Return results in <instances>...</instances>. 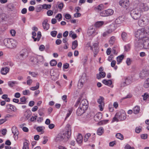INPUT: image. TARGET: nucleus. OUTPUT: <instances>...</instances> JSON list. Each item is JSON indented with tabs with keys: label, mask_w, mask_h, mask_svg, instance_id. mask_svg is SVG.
<instances>
[{
	"label": "nucleus",
	"mask_w": 149,
	"mask_h": 149,
	"mask_svg": "<svg viewBox=\"0 0 149 149\" xmlns=\"http://www.w3.org/2000/svg\"><path fill=\"white\" fill-rule=\"evenodd\" d=\"M97 33H95V29L93 28L89 29L87 32V34L89 36L93 35Z\"/></svg>",
	"instance_id": "4be33fe9"
},
{
	"label": "nucleus",
	"mask_w": 149,
	"mask_h": 149,
	"mask_svg": "<svg viewBox=\"0 0 149 149\" xmlns=\"http://www.w3.org/2000/svg\"><path fill=\"white\" fill-rule=\"evenodd\" d=\"M111 33V31H110L108 30L106 32L103 33L102 34V36L103 37H105L107 36L109 34Z\"/></svg>",
	"instance_id": "680f3d73"
},
{
	"label": "nucleus",
	"mask_w": 149,
	"mask_h": 149,
	"mask_svg": "<svg viewBox=\"0 0 149 149\" xmlns=\"http://www.w3.org/2000/svg\"><path fill=\"white\" fill-rule=\"evenodd\" d=\"M131 47L130 45L129 44H127L124 46V49L125 51H128L130 49Z\"/></svg>",
	"instance_id": "864d4df0"
},
{
	"label": "nucleus",
	"mask_w": 149,
	"mask_h": 149,
	"mask_svg": "<svg viewBox=\"0 0 149 149\" xmlns=\"http://www.w3.org/2000/svg\"><path fill=\"white\" fill-rule=\"evenodd\" d=\"M131 80L129 78H127L125 79V81L121 84V86H124L128 85L131 83Z\"/></svg>",
	"instance_id": "6ab92c4d"
},
{
	"label": "nucleus",
	"mask_w": 149,
	"mask_h": 149,
	"mask_svg": "<svg viewBox=\"0 0 149 149\" xmlns=\"http://www.w3.org/2000/svg\"><path fill=\"white\" fill-rule=\"evenodd\" d=\"M149 34V27L146 26L144 28L138 29L135 33V37L138 40H143L148 36Z\"/></svg>",
	"instance_id": "f03ea898"
},
{
	"label": "nucleus",
	"mask_w": 149,
	"mask_h": 149,
	"mask_svg": "<svg viewBox=\"0 0 149 149\" xmlns=\"http://www.w3.org/2000/svg\"><path fill=\"white\" fill-rule=\"evenodd\" d=\"M99 52V49H98L96 48L94 49V51L93 52V56L94 57H95L97 54Z\"/></svg>",
	"instance_id": "052dcab7"
},
{
	"label": "nucleus",
	"mask_w": 149,
	"mask_h": 149,
	"mask_svg": "<svg viewBox=\"0 0 149 149\" xmlns=\"http://www.w3.org/2000/svg\"><path fill=\"white\" fill-rule=\"evenodd\" d=\"M102 82L105 85L110 86L111 87H113V86L112 85V82L111 80L104 79L102 81Z\"/></svg>",
	"instance_id": "f3484780"
},
{
	"label": "nucleus",
	"mask_w": 149,
	"mask_h": 149,
	"mask_svg": "<svg viewBox=\"0 0 149 149\" xmlns=\"http://www.w3.org/2000/svg\"><path fill=\"white\" fill-rule=\"evenodd\" d=\"M8 86L10 87H13L15 84H17V83L15 81H9L8 82Z\"/></svg>",
	"instance_id": "e433bc0d"
},
{
	"label": "nucleus",
	"mask_w": 149,
	"mask_h": 149,
	"mask_svg": "<svg viewBox=\"0 0 149 149\" xmlns=\"http://www.w3.org/2000/svg\"><path fill=\"white\" fill-rule=\"evenodd\" d=\"M71 127L69 124L67 125L65 128V134H59L56 136L55 140L56 142H60L62 141H67L70 137L71 132Z\"/></svg>",
	"instance_id": "f257e3e1"
},
{
	"label": "nucleus",
	"mask_w": 149,
	"mask_h": 149,
	"mask_svg": "<svg viewBox=\"0 0 149 149\" xmlns=\"http://www.w3.org/2000/svg\"><path fill=\"white\" fill-rule=\"evenodd\" d=\"M30 61L34 64L38 63L37 60L36 55L32 56L30 58Z\"/></svg>",
	"instance_id": "7c9ffc66"
},
{
	"label": "nucleus",
	"mask_w": 149,
	"mask_h": 149,
	"mask_svg": "<svg viewBox=\"0 0 149 149\" xmlns=\"http://www.w3.org/2000/svg\"><path fill=\"white\" fill-rule=\"evenodd\" d=\"M32 38L34 40V41H39L41 36V34L40 32L38 31L37 33V35L36 38H35V37L36 36V33L34 32H32Z\"/></svg>",
	"instance_id": "ddd939ff"
},
{
	"label": "nucleus",
	"mask_w": 149,
	"mask_h": 149,
	"mask_svg": "<svg viewBox=\"0 0 149 149\" xmlns=\"http://www.w3.org/2000/svg\"><path fill=\"white\" fill-rule=\"evenodd\" d=\"M20 99L22 103H19V104H25L26 103V99L25 97H21Z\"/></svg>",
	"instance_id": "8fccbe9b"
},
{
	"label": "nucleus",
	"mask_w": 149,
	"mask_h": 149,
	"mask_svg": "<svg viewBox=\"0 0 149 149\" xmlns=\"http://www.w3.org/2000/svg\"><path fill=\"white\" fill-rule=\"evenodd\" d=\"M123 21L122 17H119L117 18L115 21V23L117 24H120Z\"/></svg>",
	"instance_id": "72a5a7b5"
},
{
	"label": "nucleus",
	"mask_w": 149,
	"mask_h": 149,
	"mask_svg": "<svg viewBox=\"0 0 149 149\" xmlns=\"http://www.w3.org/2000/svg\"><path fill=\"white\" fill-rule=\"evenodd\" d=\"M72 111V109H70L68 110V113L65 118V120H66L70 116Z\"/></svg>",
	"instance_id": "de8ad7c7"
},
{
	"label": "nucleus",
	"mask_w": 149,
	"mask_h": 149,
	"mask_svg": "<svg viewBox=\"0 0 149 149\" xmlns=\"http://www.w3.org/2000/svg\"><path fill=\"white\" fill-rule=\"evenodd\" d=\"M6 109L8 112L12 111L16 112L17 110V109L15 106L9 104H7L6 105Z\"/></svg>",
	"instance_id": "1a4fd4ad"
},
{
	"label": "nucleus",
	"mask_w": 149,
	"mask_h": 149,
	"mask_svg": "<svg viewBox=\"0 0 149 149\" xmlns=\"http://www.w3.org/2000/svg\"><path fill=\"white\" fill-rule=\"evenodd\" d=\"M119 5L124 8L128 7L130 4L129 0H120L119 2Z\"/></svg>",
	"instance_id": "9b49d317"
},
{
	"label": "nucleus",
	"mask_w": 149,
	"mask_h": 149,
	"mask_svg": "<svg viewBox=\"0 0 149 149\" xmlns=\"http://www.w3.org/2000/svg\"><path fill=\"white\" fill-rule=\"evenodd\" d=\"M124 57V56L123 55H120L117 57V64H119L122 62Z\"/></svg>",
	"instance_id": "2f4dec72"
},
{
	"label": "nucleus",
	"mask_w": 149,
	"mask_h": 149,
	"mask_svg": "<svg viewBox=\"0 0 149 149\" xmlns=\"http://www.w3.org/2000/svg\"><path fill=\"white\" fill-rule=\"evenodd\" d=\"M107 7V6H105L104 4H101L95 7V8L98 10H101Z\"/></svg>",
	"instance_id": "412c9836"
},
{
	"label": "nucleus",
	"mask_w": 149,
	"mask_h": 149,
	"mask_svg": "<svg viewBox=\"0 0 149 149\" xmlns=\"http://www.w3.org/2000/svg\"><path fill=\"white\" fill-rule=\"evenodd\" d=\"M135 45L136 47L143 48L145 49H149V39L148 36L145 38L143 40H138L135 42Z\"/></svg>",
	"instance_id": "7ed1b4c3"
},
{
	"label": "nucleus",
	"mask_w": 149,
	"mask_h": 149,
	"mask_svg": "<svg viewBox=\"0 0 149 149\" xmlns=\"http://www.w3.org/2000/svg\"><path fill=\"white\" fill-rule=\"evenodd\" d=\"M116 137L121 140H123V135L120 133H117L116 134Z\"/></svg>",
	"instance_id": "49530a36"
},
{
	"label": "nucleus",
	"mask_w": 149,
	"mask_h": 149,
	"mask_svg": "<svg viewBox=\"0 0 149 149\" xmlns=\"http://www.w3.org/2000/svg\"><path fill=\"white\" fill-rule=\"evenodd\" d=\"M29 74L31 75L33 77H36L38 74L37 72H31L29 71Z\"/></svg>",
	"instance_id": "13d9d810"
},
{
	"label": "nucleus",
	"mask_w": 149,
	"mask_h": 149,
	"mask_svg": "<svg viewBox=\"0 0 149 149\" xmlns=\"http://www.w3.org/2000/svg\"><path fill=\"white\" fill-rule=\"evenodd\" d=\"M29 143L28 141L24 142L22 149H29Z\"/></svg>",
	"instance_id": "f704fd0d"
},
{
	"label": "nucleus",
	"mask_w": 149,
	"mask_h": 149,
	"mask_svg": "<svg viewBox=\"0 0 149 149\" xmlns=\"http://www.w3.org/2000/svg\"><path fill=\"white\" fill-rule=\"evenodd\" d=\"M114 11L112 9H109L101 12L100 15L102 17H107L112 15Z\"/></svg>",
	"instance_id": "6e6552de"
},
{
	"label": "nucleus",
	"mask_w": 149,
	"mask_h": 149,
	"mask_svg": "<svg viewBox=\"0 0 149 149\" xmlns=\"http://www.w3.org/2000/svg\"><path fill=\"white\" fill-rule=\"evenodd\" d=\"M12 133L13 134H16L17 135H18L19 131L17 130V129L15 127H13L12 128Z\"/></svg>",
	"instance_id": "58836bf2"
},
{
	"label": "nucleus",
	"mask_w": 149,
	"mask_h": 149,
	"mask_svg": "<svg viewBox=\"0 0 149 149\" xmlns=\"http://www.w3.org/2000/svg\"><path fill=\"white\" fill-rule=\"evenodd\" d=\"M133 112L135 114H136L139 113L140 110V107L139 106H136L133 108Z\"/></svg>",
	"instance_id": "c9c22d12"
},
{
	"label": "nucleus",
	"mask_w": 149,
	"mask_h": 149,
	"mask_svg": "<svg viewBox=\"0 0 149 149\" xmlns=\"http://www.w3.org/2000/svg\"><path fill=\"white\" fill-rule=\"evenodd\" d=\"M39 87V84L38 82L36 84V86L32 87L30 88V89L32 91H35L38 89Z\"/></svg>",
	"instance_id": "c03bdc74"
},
{
	"label": "nucleus",
	"mask_w": 149,
	"mask_h": 149,
	"mask_svg": "<svg viewBox=\"0 0 149 149\" xmlns=\"http://www.w3.org/2000/svg\"><path fill=\"white\" fill-rule=\"evenodd\" d=\"M88 102L86 99H83L81 102L78 100L75 106H77L79 105V107L86 110L88 107Z\"/></svg>",
	"instance_id": "423d86ee"
},
{
	"label": "nucleus",
	"mask_w": 149,
	"mask_h": 149,
	"mask_svg": "<svg viewBox=\"0 0 149 149\" xmlns=\"http://www.w3.org/2000/svg\"><path fill=\"white\" fill-rule=\"evenodd\" d=\"M43 141L42 142V143L43 144H45L47 142V141H48V139H47V137L46 136H44L43 137Z\"/></svg>",
	"instance_id": "69168bd1"
},
{
	"label": "nucleus",
	"mask_w": 149,
	"mask_h": 149,
	"mask_svg": "<svg viewBox=\"0 0 149 149\" xmlns=\"http://www.w3.org/2000/svg\"><path fill=\"white\" fill-rule=\"evenodd\" d=\"M122 38L124 41H126L127 37V35L126 33L123 32L121 35Z\"/></svg>",
	"instance_id": "a19ab883"
},
{
	"label": "nucleus",
	"mask_w": 149,
	"mask_h": 149,
	"mask_svg": "<svg viewBox=\"0 0 149 149\" xmlns=\"http://www.w3.org/2000/svg\"><path fill=\"white\" fill-rule=\"evenodd\" d=\"M143 86L145 88H148L149 87V78H147L145 81Z\"/></svg>",
	"instance_id": "79ce46f5"
},
{
	"label": "nucleus",
	"mask_w": 149,
	"mask_h": 149,
	"mask_svg": "<svg viewBox=\"0 0 149 149\" xmlns=\"http://www.w3.org/2000/svg\"><path fill=\"white\" fill-rule=\"evenodd\" d=\"M116 40L115 37L114 36H112L109 41V42L110 44L112 45L114 43Z\"/></svg>",
	"instance_id": "09e8293b"
},
{
	"label": "nucleus",
	"mask_w": 149,
	"mask_h": 149,
	"mask_svg": "<svg viewBox=\"0 0 149 149\" xmlns=\"http://www.w3.org/2000/svg\"><path fill=\"white\" fill-rule=\"evenodd\" d=\"M57 61L55 60H52L50 62V64L51 66H54L57 64Z\"/></svg>",
	"instance_id": "6e6d98bb"
},
{
	"label": "nucleus",
	"mask_w": 149,
	"mask_h": 149,
	"mask_svg": "<svg viewBox=\"0 0 149 149\" xmlns=\"http://www.w3.org/2000/svg\"><path fill=\"white\" fill-rule=\"evenodd\" d=\"M103 100L104 98L103 97H100L97 100V102L99 104V107L101 111H102L103 110L104 107V103L103 102Z\"/></svg>",
	"instance_id": "4468645a"
},
{
	"label": "nucleus",
	"mask_w": 149,
	"mask_h": 149,
	"mask_svg": "<svg viewBox=\"0 0 149 149\" xmlns=\"http://www.w3.org/2000/svg\"><path fill=\"white\" fill-rule=\"evenodd\" d=\"M22 93L24 95H29L30 92L29 90H25L22 91Z\"/></svg>",
	"instance_id": "4d7b16f0"
},
{
	"label": "nucleus",
	"mask_w": 149,
	"mask_h": 149,
	"mask_svg": "<svg viewBox=\"0 0 149 149\" xmlns=\"http://www.w3.org/2000/svg\"><path fill=\"white\" fill-rule=\"evenodd\" d=\"M42 26L45 30H47L49 28V24L48 23V20L47 19H44L42 22Z\"/></svg>",
	"instance_id": "2eb2a0df"
},
{
	"label": "nucleus",
	"mask_w": 149,
	"mask_h": 149,
	"mask_svg": "<svg viewBox=\"0 0 149 149\" xmlns=\"http://www.w3.org/2000/svg\"><path fill=\"white\" fill-rule=\"evenodd\" d=\"M108 121L109 120H101L98 122V124L100 125H104L107 123Z\"/></svg>",
	"instance_id": "ea45409f"
},
{
	"label": "nucleus",
	"mask_w": 149,
	"mask_h": 149,
	"mask_svg": "<svg viewBox=\"0 0 149 149\" xmlns=\"http://www.w3.org/2000/svg\"><path fill=\"white\" fill-rule=\"evenodd\" d=\"M32 113L29 110H27L24 113V116L27 119L31 116Z\"/></svg>",
	"instance_id": "393cba45"
},
{
	"label": "nucleus",
	"mask_w": 149,
	"mask_h": 149,
	"mask_svg": "<svg viewBox=\"0 0 149 149\" xmlns=\"http://www.w3.org/2000/svg\"><path fill=\"white\" fill-rule=\"evenodd\" d=\"M45 129V127L43 126H38L36 128V130L38 132H40L42 134L44 133V130Z\"/></svg>",
	"instance_id": "473e14b6"
},
{
	"label": "nucleus",
	"mask_w": 149,
	"mask_h": 149,
	"mask_svg": "<svg viewBox=\"0 0 149 149\" xmlns=\"http://www.w3.org/2000/svg\"><path fill=\"white\" fill-rule=\"evenodd\" d=\"M9 49H13L16 48L17 45V40L13 39H10Z\"/></svg>",
	"instance_id": "f8f14e48"
},
{
	"label": "nucleus",
	"mask_w": 149,
	"mask_h": 149,
	"mask_svg": "<svg viewBox=\"0 0 149 149\" xmlns=\"http://www.w3.org/2000/svg\"><path fill=\"white\" fill-rule=\"evenodd\" d=\"M10 33L11 35L12 36H15L16 33V31L14 29H11L10 30Z\"/></svg>",
	"instance_id": "bf43d9fd"
},
{
	"label": "nucleus",
	"mask_w": 149,
	"mask_h": 149,
	"mask_svg": "<svg viewBox=\"0 0 149 149\" xmlns=\"http://www.w3.org/2000/svg\"><path fill=\"white\" fill-rule=\"evenodd\" d=\"M104 23V22L102 21L97 22L95 23V26L96 28H100L103 25Z\"/></svg>",
	"instance_id": "c85d7f7f"
},
{
	"label": "nucleus",
	"mask_w": 149,
	"mask_h": 149,
	"mask_svg": "<svg viewBox=\"0 0 149 149\" xmlns=\"http://www.w3.org/2000/svg\"><path fill=\"white\" fill-rule=\"evenodd\" d=\"M37 60L38 63L39 61H43V57L41 56L36 55Z\"/></svg>",
	"instance_id": "5fc2aeb1"
},
{
	"label": "nucleus",
	"mask_w": 149,
	"mask_h": 149,
	"mask_svg": "<svg viewBox=\"0 0 149 149\" xmlns=\"http://www.w3.org/2000/svg\"><path fill=\"white\" fill-rule=\"evenodd\" d=\"M124 148L125 149H135L134 147H131L128 144H126Z\"/></svg>",
	"instance_id": "e2e57ef3"
},
{
	"label": "nucleus",
	"mask_w": 149,
	"mask_h": 149,
	"mask_svg": "<svg viewBox=\"0 0 149 149\" xmlns=\"http://www.w3.org/2000/svg\"><path fill=\"white\" fill-rule=\"evenodd\" d=\"M86 110L79 107L77 110V114L78 116H81L85 112Z\"/></svg>",
	"instance_id": "a211bd4d"
},
{
	"label": "nucleus",
	"mask_w": 149,
	"mask_h": 149,
	"mask_svg": "<svg viewBox=\"0 0 149 149\" xmlns=\"http://www.w3.org/2000/svg\"><path fill=\"white\" fill-rule=\"evenodd\" d=\"M82 141L83 138L82 135L81 134H79L76 139L77 142L78 143L81 144L82 143Z\"/></svg>",
	"instance_id": "bb28decb"
},
{
	"label": "nucleus",
	"mask_w": 149,
	"mask_h": 149,
	"mask_svg": "<svg viewBox=\"0 0 149 149\" xmlns=\"http://www.w3.org/2000/svg\"><path fill=\"white\" fill-rule=\"evenodd\" d=\"M57 33V31H52L51 32V35L53 37H55L56 36Z\"/></svg>",
	"instance_id": "338daca9"
},
{
	"label": "nucleus",
	"mask_w": 149,
	"mask_h": 149,
	"mask_svg": "<svg viewBox=\"0 0 149 149\" xmlns=\"http://www.w3.org/2000/svg\"><path fill=\"white\" fill-rule=\"evenodd\" d=\"M149 73V71L148 72L146 70H142L140 73V76L143 78L146 76H147L148 74Z\"/></svg>",
	"instance_id": "cd10ccee"
},
{
	"label": "nucleus",
	"mask_w": 149,
	"mask_h": 149,
	"mask_svg": "<svg viewBox=\"0 0 149 149\" xmlns=\"http://www.w3.org/2000/svg\"><path fill=\"white\" fill-rule=\"evenodd\" d=\"M54 70H51L50 72V75L51 76H53L55 77H57L59 75V73H54Z\"/></svg>",
	"instance_id": "a18cd8bd"
},
{
	"label": "nucleus",
	"mask_w": 149,
	"mask_h": 149,
	"mask_svg": "<svg viewBox=\"0 0 149 149\" xmlns=\"http://www.w3.org/2000/svg\"><path fill=\"white\" fill-rule=\"evenodd\" d=\"M55 18L58 21H60L62 20V15L60 13L58 14L56 16Z\"/></svg>",
	"instance_id": "603ef678"
},
{
	"label": "nucleus",
	"mask_w": 149,
	"mask_h": 149,
	"mask_svg": "<svg viewBox=\"0 0 149 149\" xmlns=\"http://www.w3.org/2000/svg\"><path fill=\"white\" fill-rule=\"evenodd\" d=\"M42 8L45 9H48L51 7V5L49 4H44L42 5Z\"/></svg>",
	"instance_id": "3c124183"
},
{
	"label": "nucleus",
	"mask_w": 149,
	"mask_h": 149,
	"mask_svg": "<svg viewBox=\"0 0 149 149\" xmlns=\"http://www.w3.org/2000/svg\"><path fill=\"white\" fill-rule=\"evenodd\" d=\"M141 11L136 6L135 8L132 10L130 11V15L132 17L134 20H137L141 16Z\"/></svg>",
	"instance_id": "20e7f679"
},
{
	"label": "nucleus",
	"mask_w": 149,
	"mask_h": 149,
	"mask_svg": "<svg viewBox=\"0 0 149 149\" xmlns=\"http://www.w3.org/2000/svg\"><path fill=\"white\" fill-rule=\"evenodd\" d=\"M97 78L98 79H100L101 78H104L106 76V73L104 72H99L96 75Z\"/></svg>",
	"instance_id": "b1692460"
},
{
	"label": "nucleus",
	"mask_w": 149,
	"mask_h": 149,
	"mask_svg": "<svg viewBox=\"0 0 149 149\" xmlns=\"http://www.w3.org/2000/svg\"><path fill=\"white\" fill-rule=\"evenodd\" d=\"M58 149H67V148L63 146L62 145H58L57 147Z\"/></svg>",
	"instance_id": "774afa93"
},
{
	"label": "nucleus",
	"mask_w": 149,
	"mask_h": 149,
	"mask_svg": "<svg viewBox=\"0 0 149 149\" xmlns=\"http://www.w3.org/2000/svg\"><path fill=\"white\" fill-rule=\"evenodd\" d=\"M148 20L146 16H144L138 20V24L141 26H143L147 24Z\"/></svg>",
	"instance_id": "0eeeda50"
},
{
	"label": "nucleus",
	"mask_w": 149,
	"mask_h": 149,
	"mask_svg": "<svg viewBox=\"0 0 149 149\" xmlns=\"http://www.w3.org/2000/svg\"><path fill=\"white\" fill-rule=\"evenodd\" d=\"M126 118V114L125 111L123 110H121L116 113L113 119L115 121H118L124 120Z\"/></svg>",
	"instance_id": "39448f33"
},
{
	"label": "nucleus",
	"mask_w": 149,
	"mask_h": 149,
	"mask_svg": "<svg viewBox=\"0 0 149 149\" xmlns=\"http://www.w3.org/2000/svg\"><path fill=\"white\" fill-rule=\"evenodd\" d=\"M118 50L119 48L117 46H114L112 49V52L114 54H117Z\"/></svg>",
	"instance_id": "37998d69"
},
{
	"label": "nucleus",
	"mask_w": 149,
	"mask_h": 149,
	"mask_svg": "<svg viewBox=\"0 0 149 149\" xmlns=\"http://www.w3.org/2000/svg\"><path fill=\"white\" fill-rule=\"evenodd\" d=\"M104 130L102 127H100L97 130V133L99 135H102L104 133Z\"/></svg>",
	"instance_id": "c756f323"
},
{
	"label": "nucleus",
	"mask_w": 149,
	"mask_h": 149,
	"mask_svg": "<svg viewBox=\"0 0 149 149\" xmlns=\"http://www.w3.org/2000/svg\"><path fill=\"white\" fill-rule=\"evenodd\" d=\"M78 45V42L77 40H75L72 42V49H74L77 47Z\"/></svg>",
	"instance_id": "4c0bfd02"
},
{
	"label": "nucleus",
	"mask_w": 149,
	"mask_h": 149,
	"mask_svg": "<svg viewBox=\"0 0 149 149\" xmlns=\"http://www.w3.org/2000/svg\"><path fill=\"white\" fill-rule=\"evenodd\" d=\"M10 39H4L2 43V45L3 46H5L7 48L9 49L10 47Z\"/></svg>",
	"instance_id": "dca6fc26"
},
{
	"label": "nucleus",
	"mask_w": 149,
	"mask_h": 149,
	"mask_svg": "<svg viewBox=\"0 0 149 149\" xmlns=\"http://www.w3.org/2000/svg\"><path fill=\"white\" fill-rule=\"evenodd\" d=\"M102 113L99 112L95 115L94 116V119L95 121H98L102 118Z\"/></svg>",
	"instance_id": "aec40b11"
},
{
	"label": "nucleus",
	"mask_w": 149,
	"mask_h": 149,
	"mask_svg": "<svg viewBox=\"0 0 149 149\" xmlns=\"http://www.w3.org/2000/svg\"><path fill=\"white\" fill-rule=\"evenodd\" d=\"M137 6L141 10L142 13L143 11H146L149 9L148 7L146 4L144 3H139L137 4Z\"/></svg>",
	"instance_id": "9d476101"
},
{
	"label": "nucleus",
	"mask_w": 149,
	"mask_h": 149,
	"mask_svg": "<svg viewBox=\"0 0 149 149\" xmlns=\"http://www.w3.org/2000/svg\"><path fill=\"white\" fill-rule=\"evenodd\" d=\"M141 131V127H136V128L135 131L136 133H139Z\"/></svg>",
	"instance_id": "0e129e2a"
},
{
	"label": "nucleus",
	"mask_w": 149,
	"mask_h": 149,
	"mask_svg": "<svg viewBox=\"0 0 149 149\" xmlns=\"http://www.w3.org/2000/svg\"><path fill=\"white\" fill-rule=\"evenodd\" d=\"M116 26L115 24L113 23L110 25L108 28V30L111 31V33L114 31L116 29Z\"/></svg>",
	"instance_id": "a878e982"
},
{
	"label": "nucleus",
	"mask_w": 149,
	"mask_h": 149,
	"mask_svg": "<svg viewBox=\"0 0 149 149\" xmlns=\"http://www.w3.org/2000/svg\"><path fill=\"white\" fill-rule=\"evenodd\" d=\"M10 69L7 67L2 68L1 70V73L3 75L6 74L9 71Z\"/></svg>",
	"instance_id": "5701e85b"
}]
</instances>
